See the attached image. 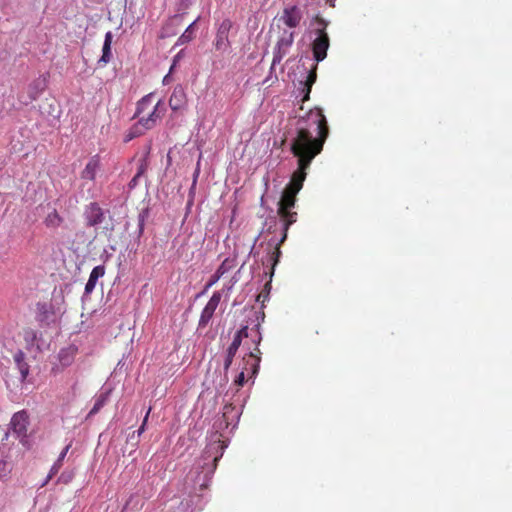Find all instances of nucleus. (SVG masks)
Returning <instances> with one entry per match:
<instances>
[{
	"label": "nucleus",
	"mask_w": 512,
	"mask_h": 512,
	"mask_svg": "<svg viewBox=\"0 0 512 512\" xmlns=\"http://www.w3.org/2000/svg\"><path fill=\"white\" fill-rule=\"evenodd\" d=\"M139 178L140 177H137V175L135 174V176L131 179L129 186L131 188L135 187L138 184Z\"/></svg>",
	"instance_id": "nucleus-39"
},
{
	"label": "nucleus",
	"mask_w": 512,
	"mask_h": 512,
	"mask_svg": "<svg viewBox=\"0 0 512 512\" xmlns=\"http://www.w3.org/2000/svg\"><path fill=\"white\" fill-rule=\"evenodd\" d=\"M316 21L321 25L320 28L316 29V38L312 42V52L316 63L323 61L327 56V50L330 46V39L326 32L327 23L324 19L319 16L316 17Z\"/></svg>",
	"instance_id": "nucleus-3"
},
{
	"label": "nucleus",
	"mask_w": 512,
	"mask_h": 512,
	"mask_svg": "<svg viewBox=\"0 0 512 512\" xmlns=\"http://www.w3.org/2000/svg\"><path fill=\"white\" fill-rule=\"evenodd\" d=\"M148 167H149V161H148V154H147L139 160L137 172H136L137 177H141L142 175H144L146 173Z\"/></svg>",
	"instance_id": "nucleus-26"
},
{
	"label": "nucleus",
	"mask_w": 512,
	"mask_h": 512,
	"mask_svg": "<svg viewBox=\"0 0 512 512\" xmlns=\"http://www.w3.org/2000/svg\"><path fill=\"white\" fill-rule=\"evenodd\" d=\"M105 274V266L99 265L92 269L89 279L85 285V293L90 294L96 286L97 280Z\"/></svg>",
	"instance_id": "nucleus-16"
},
{
	"label": "nucleus",
	"mask_w": 512,
	"mask_h": 512,
	"mask_svg": "<svg viewBox=\"0 0 512 512\" xmlns=\"http://www.w3.org/2000/svg\"><path fill=\"white\" fill-rule=\"evenodd\" d=\"M316 79H317V64H315L312 67V69L309 71V73H308V75L306 77V80L303 83V85H304V88H303L304 95H303V98H302V102H305V101L309 100L311 89H312L313 84L316 82Z\"/></svg>",
	"instance_id": "nucleus-18"
},
{
	"label": "nucleus",
	"mask_w": 512,
	"mask_h": 512,
	"mask_svg": "<svg viewBox=\"0 0 512 512\" xmlns=\"http://www.w3.org/2000/svg\"><path fill=\"white\" fill-rule=\"evenodd\" d=\"M153 97V94H148L138 101L135 116H140L153 109L155 105L153 104Z\"/></svg>",
	"instance_id": "nucleus-20"
},
{
	"label": "nucleus",
	"mask_w": 512,
	"mask_h": 512,
	"mask_svg": "<svg viewBox=\"0 0 512 512\" xmlns=\"http://www.w3.org/2000/svg\"><path fill=\"white\" fill-rule=\"evenodd\" d=\"M77 351H78L77 347L73 346V345L61 349L58 354V359H59L61 365L63 367L70 366L74 361Z\"/></svg>",
	"instance_id": "nucleus-17"
},
{
	"label": "nucleus",
	"mask_w": 512,
	"mask_h": 512,
	"mask_svg": "<svg viewBox=\"0 0 512 512\" xmlns=\"http://www.w3.org/2000/svg\"><path fill=\"white\" fill-rule=\"evenodd\" d=\"M108 400V393H103L101 395H99V397L96 399L92 409L90 410L88 416H92V415H95L97 414L102 408L103 406L106 404Z\"/></svg>",
	"instance_id": "nucleus-23"
},
{
	"label": "nucleus",
	"mask_w": 512,
	"mask_h": 512,
	"mask_svg": "<svg viewBox=\"0 0 512 512\" xmlns=\"http://www.w3.org/2000/svg\"><path fill=\"white\" fill-rule=\"evenodd\" d=\"M71 448V443H69L64 449L63 451L60 453L58 459L56 461L60 462L63 464V460L66 456V454L68 453L69 449Z\"/></svg>",
	"instance_id": "nucleus-36"
},
{
	"label": "nucleus",
	"mask_w": 512,
	"mask_h": 512,
	"mask_svg": "<svg viewBox=\"0 0 512 512\" xmlns=\"http://www.w3.org/2000/svg\"><path fill=\"white\" fill-rule=\"evenodd\" d=\"M196 0H179L178 1V11L181 13H186V11L195 3Z\"/></svg>",
	"instance_id": "nucleus-29"
},
{
	"label": "nucleus",
	"mask_w": 512,
	"mask_h": 512,
	"mask_svg": "<svg viewBox=\"0 0 512 512\" xmlns=\"http://www.w3.org/2000/svg\"><path fill=\"white\" fill-rule=\"evenodd\" d=\"M61 466H62V463H60L58 461H55V463L52 465V467L50 469V472H49L46 480L41 485V487L45 486L52 479V477L58 473V471L60 470Z\"/></svg>",
	"instance_id": "nucleus-27"
},
{
	"label": "nucleus",
	"mask_w": 512,
	"mask_h": 512,
	"mask_svg": "<svg viewBox=\"0 0 512 512\" xmlns=\"http://www.w3.org/2000/svg\"><path fill=\"white\" fill-rule=\"evenodd\" d=\"M14 360L17 365L20 363H23L24 362V353L22 351H18L14 356Z\"/></svg>",
	"instance_id": "nucleus-38"
},
{
	"label": "nucleus",
	"mask_w": 512,
	"mask_h": 512,
	"mask_svg": "<svg viewBox=\"0 0 512 512\" xmlns=\"http://www.w3.org/2000/svg\"><path fill=\"white\" fill-rule=\"evenodd\" d=\"M246 372L244 370H241V372L237 375L235 379V384L239 387L243 386L246 381Z\"/></svg>",
	"instance_id": "nucleus-33"
},
{
	"label": "nucleus",
	"mask_w": 512,
	"mask_h": 512,
	"mask_svg": "<svg viewBox=\"0 0 512 512\" xmlns=\"http://www.w3.org/2000/svg\"><path fill=\"white\" fill-rule=\"evenodd\" d=\"M234 356H230L226 353L225 361H224V370L227 371L232 365Z\"/></svg>",
	"instance_id": "nucleus-37"
},
{
	"label": "nucleus",
	"mask_w": 512,
	"mask_h": 512,
	"mask_svg": "<svg viewBox=\"0 0 512 512\" xmlns=\"http://www.w3.org/2000/svg\"><path fill=\"white\" fill-rule=\"evenodd\" d=\"M39 311H40V320L45 321L48 320L50 311L46 304H39Z\"/></svg>",
	"instance_id": "nucleus-31"
},
{
	"label": "nucleus",
	"mask_w": 512,
	"mask_h": 512,
	"mask_svg": "<svg viewBox=\"0 0 512 512\" xmlns=\"http://www.w3.org/2000/svg\"><path fill=\"white\" fill-rule=\"evenodd\" d=\"M231 28L232 22L229 19H224L221 22L214 42L216 50H224L229 46L228 35Z\"/></svg>",
	"instance_id": "nucleus-10"
},
{
	"label": "nucleus",
	"mask_w": 512,
	"mask_h": 512,
	"mask_svg": "<svg viewBox=\"0 0 512 512\" xmlns=\"http://www.w3.org/2000/svg\"><path fill=\"white\" fill-rule=\"evenodd\" d=\"M220 278H221V277H220L218 274L214 273V274L210 277L209 281L206 283V285H205V290L210 289L213 285H215V284L219 281V279H220Z\"/></svg>",
	"instance_id": "nucleus-35"
},
{
	"label": "nucleus",
	"mask_w": 512,
	"mask_h": 512,
	"mask_svg": "<svg viewBox=\"0 0 512 512\" xmlns=\"http://www.w3.org/2000/svg\"><path fill=\"white\" fill-rule=\"evenodd\" d=\"M21 374V380L24 381L29 374V365L26 362L17 365Z\"/></svg>",
	"instance_id": "nucleus-30"
},
{
	"label": "nucleus",
	"mask_w": 512,
	"mask_h": 512,
	"mask_svg": "<svg viewBox=\"0 0 512 512\" xmlns=\"http://www.w3.org/2000/svg\"><path fill=\"white\" fill-rule=\"evenodd\" d=\"M298 193L284 189L281 199L278 203V215L283 221V235L281 238V242H284L287 237V231L289 227L296 222L297 213L291 211L294 208L296 203V196Z\"/></svg>",
	"instance_id": "nucleus-2"
},
{
	"label": "nucleus",
	"mask_w": 512,
	"mask_h": 512,
	"mask_svg": "<svg viewBox=\"0 0 512 512\" xmlns=\"http://www.w3.org/2000/svg\"><path fill=\"white\" fill-rule=\"evenodd\" d=\"M152 408L149 407V409L147 410L146 412V415L143 419V422H142V425L140 426V428L137 430V434L138 436H140L144 431H145V428H146V424H147V421H148V418H149V415H150V412H151Z\"/></svg>",
	"instance_id": "nucleus-34"
},
{
	"label": "nucleus",
	"mask_w": 512,
	"mask_h": 512,
	"mask_svg": "<svg viewBox=\"0 0 512 512\" xmlns=\"http://www.w3.org/2000/svg\"><path fill=\"white\" fill-rule=\"evenodd\" d=\"M28 424L29 416L24 410L15 413L10 422L13 433L22 439L26 438L27 436Z\"/></svg>",
	"instance_id": "nucleus-7"
},
{
	"label": "nucleus",
	"mask_w": 512,
	"mask_h": 512,
	"mask_svg": "<svg viewBox=\"0 0 512 512\" xmlns=\"http://www.w3.org/2000/svg\"><path fill=\"white\" fill-rule=\"evenodd\" d=\"M166 112L165 104L159 100L153 106L151 111H147V113L137 116L139 118V122L144 126L147 130L154 128L157 122L164 116Z\"/></svg>",
	"instance_id": "nucleus-5"
},
{
	"label": "nucleus",
	"mask_w": 512,
	"mask_h": 512,
	"mask_svg": "<svg viewBox=\"0 0 512 512\" xmlns=\"http://www.w3.org/2000/svg\"><path fill=\"white\" fill-rule=\"evenodd\" d=\"M296 135L291 140V153L297 158V169L293 172L285 189L298 193L307 176V169L319 155L329 134L327 120L322 109H311L298 120Z\"/></svg>",
	"instance_id": "nucleus-1"
},
{
	"label": "nucleus",
	"mask_w": 512,
	"mask_h": 512,
	"mask_svg": "<svg viewBox=\"0 0 512 512\" xmlns=\"http://www.w3.org/2000/svg\"><path fill=\"white\" fill-rule=\"evenodd\" d=\"M233 268V260L225 259L221 265L215 271L220 277H223L227 272H229Z\"/></svg>",
	"instance_id": "nucleus-25"
},
{
	"label": "nucleus",
	"mask_w": 512,
	"mask_h": 512,
	"mask_svg": "<svg viewBox=\"0 0 512 512\" xmlns=\"http://www.w3.org/2000/svg\"><path fill=\"white\" fill-rule=\"evenodd\" d=\"M113 35L112 32L108 31L105 34L104 44L102 48V56L99 60V62H102L103 64H107L110 62L112 53H111V44H112Z\"/></svg>",
	"instance_id": "nucleus-19"
},
{
	"label": "nucleus",
	"mask_w": 512,
	"mask_h": 512,
	"mask_svg": "<svg viewBox=\"0 0 512 512\" xmlns=\"http://www.w3.org/2000/svg\"><path fill=\"white\" fill-rule=\"evenodd\" d=\"M261 361V352L258 346L256 345L254 351L249 352L247 355L243 357V368L247 374H251L254 376L257 374L259 370V365Z\"/></svg>",
	"instance_id": "nucleus-9"
},
{
	"label": "nucleus",
	"mask_w": 512,
	"mask_h": 512,
	"mask_svg": "<svg viewBox=\"0 0 512 512\" xmlns=\"http://www.w3.org/2000/svg\"><path fill=\"white\" fill-rule=\"evenodd\" d=\"M249 336L253 337V341L258 346L261 341V335L258 326H256V328H252L251 330H249L247 326H244L235 334L232 343L227 349V354L230 356H235L242 343V339Z\"/></svg>",
	"instance_id": "nucleus-4"
},
{
	"label": "nucleus",
	"mask_w": 512,
	"mask_h": 512,
	"mask_svg": "<svg viewBox=\"0 0 512 512\" xmlns=\"http://www.w3.org/2000/svg\"><path fill=\"white\" fill-rule=\"evenodd\" d=\"M146 131H147V129L144 128V126L141 125V123L138 121L129 129V131L125 137V141L128 142L136 137H139V136L143 135Z\"/></svg>",
	"instance_id": "nucleus-22"
},
{
	"label": "nucleus",
	"mask_w": 512,
	"mask_h": 512,
	"mask_svg": "<svg viewBox=\"0 0 512 512\" xmlns=\"http://www.w3.org/2000/svg\"><path fill=\"white\" fill-rule=\"evenodd\" d=\"M294 32L285 31L283 36L277 42L278 51L274 54L273 64L280 62L287 52V49L293 44Z\"/></svg>",
	"instance_id": "nucleus-12"
},
{
	"label": "nucleus",
	"mask_w": 512,
	"mask_h": 512,
	"mask_svg": "<svg viewBox=\"0 0 512 512\" xmlns=\"http://www.w3.org/2000/svg\"><path fill=\"white\" fill-rule=\"evenodd\" d=\"M9 472L10 469L8 467V464L6 462L0 461V480L4 479Z\"/></svg>",
	"instance_id": "nucleus-32"
},
{
	"label": "nucleus",
	"mask_w": 512,
	"mask_h": 512,
	"mask_svg": "<svg viewBox=\"0 0 512 512\" xmlns=\"http://www.w3.org/2000/svg\"><path fill=\"white\" fill-rule=\"evenodd\" d=\"M221 293L216 291L213 293L205 307L203 308L200 319H199V327H206L210 320L212 319L220 301H221Z\"/></svg>",
	"instance_id": "nucleus-6"
},
{
	"label": "nucleus",
	"mask_w": 512,
	"mask_h": 512,
	"mask_svg": "<svg viewBox=\"0 0 512 512\" xmlns=\"http://www.w3.org/2000/svg\"><path fill=\"white\" fill-rule=\"evenodd\" d=\"M64 219L63 217L58 213L56 209H53L50 213L47 214V216L44 219V224L48 228H58L62 225Z\"/></svg>",
	"instance_id": "nucleus-21"
},
{
	"label": "nucleus",
	"mask_w": 512,
	"mask_h": 512,
	"mask_svg": "<svg viewBox=\"0 0 512 512\" xmlns=\"http://www.w3.org/2000/svg\"><path fill=\"white\" fill-rule=\"evenodd\" d=\"M303 18L302 11L296 5L283 9L280 20L289 28H296Z\"/></svg>",
	"instance_id": "nucleus-8"
},
{
	"label": "nucleus",
	"mask_w": 512,
	"mask_h": 512,
	"mask_svg": "<svg viewBox=\"0 0 512 512\" xmlns=\"http://www.w3.org/2000/svg\"><path fill=\"white\" fill-rule=\"evenodd\" d=\"M101 170V159L99 155L92 156L81 172V178L94 181L97 173Z\"/></svg>",
	"instance_id": "nucleus-13"
},
{
	"label": "nucleus",
	"mask_w": 512,
	"mask_h": 512,
	"mask_svg": "<svg viewBox=\"0 0 512 512\" xmlns=\"http://www.w3.org/2000/svg\"><path fill=\"white\" fill-rule=\"evenodd\" d=\"M86 224L89 227L99 225L104 220V213L97 203H90L85 211Z\"/></svg>",
	"instance_id": "nucleus-11"
},
{
	"label": "nucleus",
	"mask_w": 512,
	"mask_h": 512,
	"mask_svg": "<svg viewBox=\"0 0 512 512\" xmlns=\"http://www.w3.org/2000/svg\"><path fill=\"white\" fill-rule=\"evenodd\" d=\"M283 242H281V240L276 244V246L274 247L272 253H271V256H270V260L273 262L272 263V266L274 267L278 261H279V257L281 255V251H280V245L282 244Z\"/></svg>",
	"instance_id": "nucleus-28"
},
{
	"label": "nucleus",
	"mask_w": 512,
	"mask_h": 512,
	"mask_svg": "<svg viewBox=\"0 0 512 512\" xmlns=\"http://www.w3.org/2000/svg\"><path fill=\"white\" fill-rule=\"evenodd\" d=\"M186 104V93L181 85L174 87L169 99V106L173 111H177Z\"/></svg>",
	"instance_id": "nucleus-15"
},
{
	"label": "nucleus",
	"mask_w": 512,
	"mask_h": 512,
	"mask_svg": "<svg viewBox=\"0 0 512 512\" xmlns=\"http://www.w3.org/2000/svg\"><path fill=\"white\" fill-rule=\"evenodd\" d=\"M48 74L40 75L28 86V94L31 100H36L47 88Z\"/></svg>",
	"instance_id": "nucleus-14"
},
{
	"label": "nucleus",
	"mask_w": 512,
	"mask_h": 512,
	"mask_svg": "<svg viewBox=\"0 0 512 512\" xmlns=\"http://www.w3.org/2000/svg\"><path fill=\"white\" fill-rule=\"evenodd\" d=\"M195 23H196V21H194L187 27V29L184 31V33L179 37L178 42H180L181 44H185L193 39V37H194L193 28H194Z\"/></svg>",
	"instance_id": "nucleus-24"
}]
</instances>
